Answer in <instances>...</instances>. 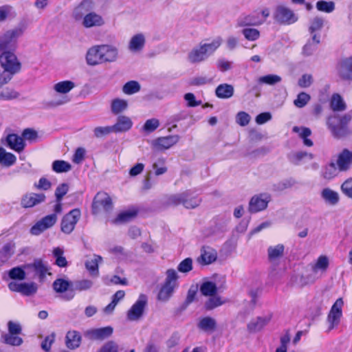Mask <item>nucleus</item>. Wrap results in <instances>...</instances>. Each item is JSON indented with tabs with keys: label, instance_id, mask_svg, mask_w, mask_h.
Masks as SVG:
<instances>
[{
	"label": "nucleus",
	"instance_id": "nucleus-1",
	"mask_svg": "<svg viewBox=\"0 0 352 352\" xmlns=\"http://www.w3.org/2000/svg\"><path fill=\"white\" fill-rule=\"evenodd\" d=\"M223 38L217 36L211 42H201L188 54V60L191 63H199L207 60L221 45Z\"/></svg>",
	"mask_w": 352,
	"mask_h": 352
},
{
	"label": "nucleus",
	"instance_id": "nucleus-2",
	"mask_svg": "<svg viewBox=\"0 0 352 352\" xmlns=\"http://www.w3.org/2000/svg\"><path fill=\"white\" fill-rule=\"evenodd\" d=\"M351 120V116L349 114L342 116L334 115L327 118V126L332 136L339 139L351 134V131L348 126Z\"/></svg>",
	"mask_w": 352,
	"mask_h": 352
},
{
	"label": "nucleus",
	"instance_id": "nucleus-3",
	"mask_svg": "<svg viewBox=\"0 0 352 352\" xmlns=\"http://www.w3.org/2000/svg\"><path fill=\"white\" fill-rule=\"evenodd\" d=\"M273 18L277 23L284 25H292L298 20V16L294 10L284 5L276 7Z\"/></svg>",
	"mask_w": 352,
	"mask_h": 352
},
{
	"label": "nucleus",
	"instance_id": "nucleus-4",
	"mask_svg": "<svg viewBox=\"0 0 352 352\" xmlns=\"http://www.w3.org/2000/svg\"><path fill=\"white\" fill-rule=\"evenodd\" d=\"M343 306L344 301L342 298H338L332 305L326 319L327 332L331 331L339 325L342 316Z\"/></svg>",
	"mask_w": 352,
	"mask_h": 352
},
{
	"label": "nucleus",
	"instance_id": "nucleus-5",
	"mask_svg": "<svg viewBox=\"0 0 352 352\" xmlns=\"http://www.w3.org/2000/svg\"><path fill=\"white\" fill-rule=\"evenodd\" d=\"M23 34L22 28L9 30L0 36V50L14 49L16 47L17 39Z\"/></svg>",
	"mask_w": 352,
	"mask_h": 352
},
{
	"label": "nucleus",
	"instance_id": "nucleus-6",
	"mask_svg": "<svg viewBox=\"0 0 352 352\" xmlns=\"http://www.w3.org/2000/svg\"><path fill=\"white\" fill-rule=\"evenodd\" d=\"M1 67L6 71L12 72L15 74L20 72L21 69V63L12 52H4L0 55Z\"/></svg>",
	"mask_w": 352,
	"mask_h": 352
},
{
	"label": "nucleus",
	"instance_id": "nucleus-7",
	"mask_svg": "<svg viewBox=\"0 0 352 352\" xmlns=\"http://www.w3.org/2000/svg\"><path fill=\"white\" fill-rule=\"evenodd\" d=\"M112 208L113 203L110 196L104 192H98L94 199L92 204L93 213L109 212Z\"/></svg>",
	"mask_w": 352,
	"mask_h": 352
},
{
	"label": "nucleus",
	"instance_id": "nucleus-8",
	"mask_svg": "<svg viewBox=\"0 0 352 352\" xmlns=\"http://www.w3.org/2000/svg\"><path fill=\"white\" fill-rule=\"evenodd\" d=\"M80 210L78 208L73 209L66 214L61 220V231L67 234L72 233L80 219Z\"/></svg>",
	"mask_w": 352,
	"mask_h": 352
},
{
	"label": "nucleus",
	"instance_id": "nucleus-9",
	"mask_svg": "<svg viewBox=\"0 0 352 352\" xmlns=\"http://www.w3.org/2000/svg\"><path fill=\"white\" fill-rule=\"evenodd\" d=\"M147 305V297L144 294H140L137 301L132 305L126 313V318L130 321L139 320L144 314Z\"/></svg>",
	"mask_w": 352,
	"mask_h": 352
},
{
	"label": "nucleus",
	"instance_id": "nucleus-10",
	"mask_svg": "<svg viewBox=\"0 0 352 352\" xmlns=\"http://www.w3.org/2000/svg\"><path fill=\"white\" fill-rule=\"evenodd\" d=\"M271 200L270 195L261 193L253 196L248 204V211L250 213H256L265 210Z\"/></svg>",
	"mask_w": 352,
	"mask_h": 352
},
{
	"label": "nucleus",
	"instance_id": "nucleus-11",
	"mask_svg": "<svg viewBox=\"0 0 352 352\" xmlns=\"http://www.w3.org/2000/svg\"><path fill=\"white\" fill-rule=\"evenodd\" d=\"M58 219L56 214H48L38 221L30 229L32 235H39L45 230L51 228L56 223Z\"/></svg>",
	"mask_w": 352,
	"mask_h": 352
},
{
	"label": "nucleus",
	"instance_id": "nucleus-12",
	"mask_svg": "<svg viewBox=\"0 0 352 352\" xmlns=\"http://www.w3.org/2000/svg\"><path fill=\"white\" fill-rule=\"evenodd\" d=\"M100 47V45H96L88 49L85 56L86 63L88 65L96 66L104 64Z\"/></svg>",
	"mask_w": 352,
	"mask_h": 352
},
{
	"label": "nucleus",
	"instance_id": "nucleus-13",
	"mask_svg": "<svg viewBox=\"0 0 352 352\" xmlns=\"http://www.w3.org/2000/svg\"><path fill=\"white\" fill-rule=\"evenodd\" d=\"M180 139L178 135L160 137L153 141V146L158 151L166 150L176 144Z\"/></svg>",
	"mask_w": 352,
	"mask_h": 352
},
{
	"label": "nucleus",
	"instance_id": "nucleus-14",
	"mask_svg": "<svg viewBox=\"0 0 352 352\" xmlns=\"http://www.w3.org/2000/svg\"><path fill=\"white\" fill-rule=\"evenodd\" d=\"M104 63L116 62L119 57V51L116 46L111 44L100 45Z\"/></svg>",
	"mask_w": 352,
	"mask_h": 352
},
{
	"label": "nucleus",
	"instance_id": "nucleus-15",
	"mask_svg": "<svg viewBox=\"0 0 352 352\" xmlns=\"http://www.w3.org/2000/svg\"><path fill=\"white\" fill-rule=\"evenodd\" d=\"M336 164L340 171L348 170L352 164V151L343 149L337 156Z\"/></svg>",
	"mask_w": 352,
	"mask_h": 352
},
{
	"label": "nucleus",
	"instance_id": "nucleus-16",
	"mask_svg": "<svg viewBox=\"0 0 352 352\" xmlns=\"http://www.w3.org/2000/svg\"><path fill=\"white\" fill-rule=\"evenodd\" d=\"M45 200V195L43 193H28L23 196L21 205L23 208H28L34 207Z\"/></svg>",
	"mask_w": 352,
	"mask_h": 352
},
{
	"label": "nucleus",
	"instance_id": "nucleus-17",
	"mask_svg": "<svg viewBox=\"0 0 352 352\" xmlns=\"http://www.w3.org/2000/svg\"><path fill=\"white\" fill-rule=\"evenodd\" d=\"M7 145L16 152H22L25 147V143L23 138L15 133H11L7 135L6 138Z\"/></svg>",
	"mask_w": 352,
	"mask_h": 352
},
{
	"label": "nucleus",
	"instance_id": "nucleus-18",
	"mask_svg": "<svg viewBox=\"0 0 352 352\" xmlns=\"http://www.w3.org/2000/svg\"><path fill=\"white\" fill-rule=\"evenodd\" d=\"M82 336L80 332L76 330L67 331L65 336V345L72 350L78 348L81 344Z\"/></svg>",
	"mask_w": 352,
	"mask_h": 352
},
{
	"label": "nucleus",
	"instance_id": "nucleus-19",
	"mask_svg": "<svg viewBox=\"0 0 352 352\" xmlns=\"http://www.w3.org/2000/svg\"><path fill=\"white\" fill-rule=\"evenodd\" d=\"M145 43L144 34L142 33L136 34L131 38L128 48L132 52H139L144 47Z\"/></svg>",
	"mask_w": 352,
	"mask_h": 352
},
{
	"label": "nucleus",
	"instance_id": "nucleus-20",
	"mask_svg": "<svg viewBox=\"0 0 352 352\" xmlns=\"http://www.w3.org/2000/svg\"><path fill=\"white\" fill-rule=\"evenodd\" d=\"M25 268L34 272L40 279H43L47 274H50L47 265L41 260H36L32 264L25 266Z\"/></svg>",
	"mask_w": 352,
	"mask_h": 352
},
{
	"label": "nucleus",
	"instance_id": "nucleus-21",
	"mask_svg": "<svg viewBox=\"0 0 352 352\" xmlns=\"http://www.w3.org/2000/svg\"><path fill=\"white\" fill-rule=\"evenodd\" d=\"M338 73L343 79L352 80V58H346L340 62Z\"/></svg>",
	"mask_w": 352,
	"mask_h": 352
},
{
	"label": "nucleus",
	"instance_id": "nucleus-22",
	"mask_svg": "<svg viewBox=\"0 0 352 352\" xmlns=\"http://www.w3.org/2000/svg\"><path fill=\"white\" fill-rule=\"evenodd\" d=\"M113 333V328L111 327H105L102 328L94 329L87 331V335L94 340H104L109 337Z\"/></svg>",
	"mask_w": 352,
	"mask_h": 352
},
{
	"label": "nucleus",
	"instance_id": "nucleus-23",
	"mask_svg": "<svg viewBox=\"0 0 352 352\" xmlns=\"http://www.w3.org/2000/svg\"><path fill=\"white\" fill-rule=\"evenodd\" d=\"M320 43V34H314L311 38L308 40L302 47V54L306 56H311L316 50L318 45Z\"/></svg>",
	"mask_w": 352,
	"mask_h": 352
},
{
	"label": "nucleus",
	"instance_id": "nucleus-24",
	"mask_svg": "<svg viewBox=\"0 0 352 352\" xmlns=\"http://www.w3.org/2000/svg\"><path fill=\"white\" fill-rule=\"evenodd\" d=\"M320 195L324 202L331 206L338 204L340 201V195L338 192L329 188L322 189Z\"/></svg>",
	"mask_w": 352,
	"mask_h": 352
},
{
	"label": "nucleus",
	"instance_id": "nucleus-25",
	"mask_svg": "<svg viewBox=\"0 0 352 352\" xmlns=\"http://www.w3.org/2000/svg\"><path fill=\"white\" fill-rule=\"evenodd\" d=\"M132 125L133 122L129 117L121 116L118 118L116 123L112 126L114 133H120L129 131Z\"/></svg>",
	"mask_w": 352,
	"mask_h": 352
},
{
	"label": "nucleus",
	"instance_id": "nucleus-26",
	"mask_svg": "<svg viewBox=\"0 0 352 352\" xmlns=\"http://www.w3.org/2000/svg\"><path fill=\"white\" fill-rule=\"evenodd\" d=\"M285 246L283 244L270 245L267 248V257L271 263L277 262L284 254Z\"/></svg>",
	"mask_w": 352,
	"mask_h": 352
},
{
	"label": "nucleus",
	"instance_id": "nucleus-27",
	"mask_svg": "<svg viewBox=\"0 0 352 352\" xmlns=\"http://www.w3.org/2000/svg\"><path fill=\"white\" fill-rule=\"evenodd\" d=\"M103 24L104 21L102 16L95 12H89L88 14H85L82 19V25L87 28L100 26Z\"/></svg>",
	"mask_w": 352,
	"mask_h": 352
},
{
	"label": "nucleus",
	"instance_id": "nucleus-28",
	"mask_svg": "<svg viewBox=\"0 0 352 352\" xmlns=\"http://www.w3.org/2000/svg\"><path fill=\"white\" fill-rule=\"evenodd\" d=\"M288 157L289 161L295 165H299L305 162L306 160L310 161L314 158L313 154L303 151L292 153Z\"/></svg>",
	"mask_w": 352,
	"mask_h": 352
},
{
	"label": "nucleus",
	"instance_id": "nucleus-29",
	"mask_svg": "<svg viewBox=\"0 0 352 352\" xmlns=\"http://www.w3.org/2000/svg\"><path fill=\"white\" fill-rule=\"evenodd\" d=\"M102 261V258L100 256L94 254L93 257L88 258L85 261V267L91 275L95 276H98V263Z\"/></svg>",
	"mask_w": 352,
	"mask_h": 352
},
{
	"label": "nucleus",
	"instance_id": "nucleus-30",
	"mask_svg": "<svg viewBox=\"0 0 352 352\" xmlns=\"http://www.w3.org/2000/svg\"><path fill=\"white\" fill-rule=\"evenodd\" d=\"M217 258V252L212 248H206L201 250L199 261L204 265L210 264L216 261Z\"/></svg>",
	"mask_w": 352,
	"mask_h": 352
},
{
	"label": "nucleus",
	"instance_id": "nucleus-31",
	"mask_svg": "<svg viewBox=\"0 0 352 352\" xmlns=\"http://www.w3.org/2000/svg\"><path fill=\"white\" fill-rule=\"evenodd\" d=\"M293 131L298 133L299 137L303 140V144L306 146H312L313 142L308 137L311 135V131L310 129L304 126H294Z\"/></svg>",
	"mask_w": 352,
	"mask_h": 352
},
{
	"label": "nucleus",
	"instance_id": "nucleus-32",
	"mask_svg": "<svg viewBox=\"0 0 352 352\" xmlns=\"http://www.w3.org/2000/svg\"><path fill=\"white\" fill-rule=\"evenodd\" d=\"M215 94L219 98H230L234 94V87L232 85L229 84H221L216 88Z\"/></svg>",
	"mask_w": 352,
	"mask_h": 352
},
{
	"label": "nucleus",
	"instance_id": "nucleus-33",
	"mask_svg": "<svg viewBox=\"0 0 352 352\" xmlns=\"http://www.w3.org/2000/svg\"><path fill=\"white\" fill-rule=\"evenodd\" d=\"M184 197L183 206L188 209H193L197 208L201 204V199L197 196H193L190 190L184 192Z\"/></svg>",
	"mask_w": 352,
	"mask_h": 352
},
{
	"label": "nucleus",
	"instance_id": "nucleus-34",
	"mask_svg": "<svg viewBox=\"0 0 352 352\" xmlns=\"http://www.w3.org/2000/svg\"><path fill=\"white\" fill-rule=\"evenodd\" d=\"M91 7V2L89 0L83 1L74 11V16L76 20L83 19L85 14H88Z\"/></svg>",
	"mask_w": 352,
	"mask_h": 352
},
{
	"label": "nucleus",
	"instance_id": "nucleus-35",
	"mask_svg": "<svg viewBox=\"0 0 352 352\" xmlns=\"http://www.w3.org/2000/svg\"><path fill=\"white\" fill-rule=\"evenodd\" d=\"M16 162V157L11 153L7 152L3 148L0 147V164L10 167L14 165Z\"/></svg>",
	"mask_w": 352,
	"mask_h": 352
},
{
	"label": "nucleus",
	"instance_id": "nucleus-36",
	"mask_svg": "<svg viewBox=\"0 0 352 352\" xmlns=\"http://www.w3.org/2000/svg\"><path fill=\"white\" fill-rule=\"evenodd\" d=\"M264 21L259 20L254 14L247 15L239 19L237 21L238 27L260 25Z\"/></svg>",
	"mask_w": 352,
	"mask_h": 352
},
{
	"label": "nucleus",
	"instance_id": "nucleus-37",
	"mask_svg": "<svg viewBox=\"0 0 352 352\" xmlns=\"http://www.w3.org/2000/svg\"><path fill=\"white\" fill-rule=\"evenodd\" d=\"M76 87L75 83L71 80H64L56 83L54 90L59 94H67Z\"/></svg>",
	"mask_w": 352,
	"mask_h": 352
},
{
	"label": "nucleus",
	"instance_id": "nucleus-38",
	"mask_svg": "<svg viewBox=\"0 0 352 352\" xmlns=\"http://www.w3.org/2000/svg\"><path fill=\"white\" fill-rule=\"evenodd\" d=\"M137 212L133 210H127L121 212L118 217L113 221L115 224H122L131 221L135 217Z\"/></svg>",
	"mask_w": 352,
	"mask_h": 352
},
{
	"label": "nucleus",
	"instance_id": "nucleus-39",
	"mask_svg": "<svg viewBox=\"0 0 352 352\" xmlns=\"http://www.w3.org/2000/svg\"><path fill=\"white\" fill-rule=\"evenodd\" d=\"M197 326L204 331H213L216 329L217 322L213 318L206 316L200 319Z\"/></svg>",
	"mask_w": 352,
	"mask_h": 352
},
{
	"label": "nucleus",
	"instance_id": "nucleus-40",
	"mask_svg": "<svg viewBox=\"0 0 352 352\" xmlns=\"http://www.w3.org/2000/svg\"><path fill=\"white\" fill-rule=\"evenodd\" d=\"M269 317H258L256 320H252L248 325L250 331L256 332L261 331L270 322Z\"/></svg>",
	"mask_w": 352,
	"mask_h": 352
},
{
	"label": "nucleus",
	"instance_id": "nucleus-41",
	"mask_svg": "<svg viewBox=\"0 0 352 352\" xmlns=\"http://www.w3.org/2000/svg\"><path fill=\"white\" fill-rule=\"evenodd\" d=\"M339 169L335 162L331 161L325 165L322 169V177L327 179H331L338 173Z\"/></svg>",
	"mask_w": 352,
	"mask_h": 352
},
{
	"label": "nucleus",
	"instance_id": "nucleus-42",
	"mask_svg": "<svg viewBox=\"0 0 352 352\" xmlns=\"http://www.w3.org/2000/svg\"><path fill=\"white\" fill-rule=\"evenodd\" d=\"M226 300L221 298L219 296L215 294L210 296V298L206 301L204 307L208 311H211L218 307L221 306L226 303Z\"/></svg>",
	"mask_w": 352,
	"mask_h": 352
},
{
	"label": "nucleus",
	"instance_id": "nucleus-43",
	"mask_svg": "<svg viewBox=\"0 0 352 352\" xmlns=\"http://www.w3.org/2000/svg\"><path fill=\"white\" fill-rule=\"evenodd\" d=\"M72 282L63 278H57L53 283V289L57 293H64L69 288L72 289Z\"/></svg>",
	"mask_w": 352,
	"mask_h": 352
},
{
	"label": "nucleus",
	"instance_id": "nucleus-44",
	"mask_svg": "<svg viewBox=\"0 0 352 352\" xmlns=\"http://www.w3.org/2000/svg\"><path fill=\"white\" fill-rule=\"evenodd\" d=\"M93 281L88 279L77 280L72 282V291L82 292L91 289L93 286Z\"/></svg>",
	"mask_w": 352,
	"mask_h": 352
},
{
	"label": "nucleus",
	"instance_id": "nucleus-45",
	"mask_svg": "<svg viewBox=\"0 0 352 352\" xmlns=\"http://www.w3.org/2000/svg\"><path fill=\"white\" fill-rule=\"evenodd\" d=\"M330 105L334 111H342L346 109L345 102L342 98L338 94H334L331 96Z\"/></svg>",
	"mask_w": 352,
	"mask_h": 352
},
{
	"label": "nucleus",
	"instance_id": "nucleus-46",
	"mask_svg": "<svg viewBox=\"0 0 352 352\" xmlns=\"http://www.w3.org/2000/svg\"><path fill=\"white\" fill-rule=\"evenodd\" d=\"M175 287L170 283H164L158 294V299L164 302L167 301L172 296Z\"/></svg>",
	"mask_w": 352,
	"mask_h": 352
},
{
	"label": "nucleus",
	"instance_id": "nucleus-47",
	"mask_svg": "<svg viewBox=\"0 0 352 352\" xmlns=\"http://www.w3.org/2000/svg\"><path fill=\"white\" fill-rule=\"evenodd\" d=\"M200 292L204 296H211L217 294V287L214 283L206 281L201 284Z\"/></svg>",
	"mask_w": 352,
	"mask_h": 352
},
{
	"label": "nucleus",
	"instance_id": "nucleus-48",
	"mask_svg": "<svg viewBox=\"0 0 352 352\" xmlns=\"http://www.w3.org/2000/svg\"><path fill=\"white\" fill-rule=\"evenodd\" d=\"M324 25V20L319 16L314 17L311 21L309 27V32L310 34L314 36V34H319L318 32L322 30Z\"/></svg>",
	"mask_w": 352,
	"mask_h": 352
},
{
	"label": "nucleus",
	"instance_id": "nucleus-49",
	"mask_svg": "<svg viewBox=\"0 0 352 352\" xmlns=\"http://www.w3.org/2000/svg\"><path fill=\"white\" fill-rule=\"evenodd\" d=\"M128 106L126 100L116 98L111 102V111L114 114H118L124 111Z\"/></svg>",
	"mask_w": 352,
	"mask_h": 352
},
{
	"label": "nucleus",
	"instance_id": "nucleus-50",
	"mask_svg": "<svg viewBox=\"0 0 352 352\" xmlns=\"http://www.w3.org/2000/svg\"><path fill=\"white\" fill-rule=\"evenodd\" d=\"M53 255L56 258L55 263L60 267H64L67 265V261L65 256H63V249L59 247L55 248L53 250Z\"/></svg>",
	"mask_w": 352,
	"mask_h": 352
},
{
	"label": "nucleus",
	"instance_id": "nucleus-51",
	"mask_svg": "<svg viewBox=\"0 0 352 352\" xmlns=\"http://www.w3.org/2000/svg\"><path fill=\"white\" fill-rule=\"evenodd\" d=\"M71 168V164L63 160H55L52 164V169L56 173H66Z\"/></svg>",
	"mask_w": 352,
	"mask_h": 352
},
{
	"label": "nucleus",
	"instance_id": "nucleus-52",
	"mask_svg": "<svg viewBox=\"0 0 352 352\" xmlns=\"http://www.w3.org/2000/svg\"><path fill=\"white\" fill-rule=\"evenodd\" d=\"M316 7L318 11L331 13L335 10V3L333 1H318Z\"/></svg>",
	"mask_w": 352,
	"mask_h": 352
},
{
	"label": "nucleus",
	"instance_id": "nucleus-53",
	"mask_svg": "<svg viewBox=\"0 0 352 352\" xmlns=\"http://www.w3.org/2000/svg\"><path fill=\"white\" fill-rule=\"evenodd\" d=\"M244 37L250 41H255L260 37V32L255 28H245L241 31Z\"/></svg>",
	"mask_w": 352,
	"mask_h": 352
},
{
	"label": "nucleus",
	"instance_id": "nucleus-54",
	"mask_svg": "<svg viewBox=\"0 0 352 352\" xmlns=\"http://www.w3.org/2000/svg\"><path fill=\"white\" fill-rule=\"evenodd\" d=\"M140 90V85L137 81L131 80L126 82L122 87V91L127 95L134 94Z\"/></svg>",
	"mask_w": 352,
	"mask_h": 352
},
{
	"label": "nucleus",
	"instance_id": "nucleus-55",
	"mask_svg": "<svg viewBox=\"0 0 352 352\" xmlns=\"http://www.w3.org/2000/svg\"><path fill=\"white\" fill-rule=\"evenodd\" d=\"M19 334L7 333L3 336L5 343L12 346H19L22 344L23 340L18 336Z\"/></svg>",
	"mask_w": 352,
	"mask_h": 352
},
{
	"label": "nucleus",
	"instance_id": "nucleus-56",
	"mask_svg": "<svg viewBox=\"0 0 352 352\" xmlns=\"http://www.w3.org/2000/svg\"><path fill=\"white\" fill-rule=\"evenodd\" d=\"M281 81V77L276 74H269L258 78V82L273 85Z\"/></svg>",
	"mask_w": 352,
	"mask_h": 352
},
{
	"label": "nucleus",
	"instance_id": "nucleus-57",
	"mask_svg": "<svg viewBox=\"0 0 352 352\" xmlns=\"http://www.w3.org/2000/svg\"><path fill=\"white\" fill-rule=\"evenodd\" d=\"M310 100L311 96L305 92H300L294 100V104L298 108H302L309 102Z\"/></svg>",
	"mask_w": 352,
	"mask_h": 352
},
{
	"label": "nucleus",
	"instance_id": "nucleus-58",
	"mask_svg": "<svg viewBox=\"0 0 352 352\" xmlns=\"http://www.w3.org/2000/svg\"><path fill=\"white\" fill-rule=\"evenodd\" d=\"M38 289V286L35 283H23L21 294L25 296H32L34 294Z\"/></svg>",
	"mask_w": 352,
	"mask_h": 352
},
{
	"label": "nucleus",
	"instance_id": "nucleus-59",
	"mask_svg": "<svg viewBox=\"0 0 352 352\" xmlns=\"http://www.w3.org/2000/svg\"><path fill=\"white\" fill-rule=\"evenodd\" d=\"M329 262L328 257L324 255H321L318 258L317 261L313 267V270L315 272L318 270L325 271L329 266Z\"/></svg>",
	"mask_w": 352,
	"mask_h": 352
},
{
	"label": "nucleus",
	"instance_id": "nucleus-60",
	"mask_svg": "<svg viewBox=\"0 0 352 352\" xmlns=\"http://www.w3.org/2000/svg\"><path fill=\"white\" fill-rule=\"evenodd\" d=\"M97 352H119V345L113 340L105 342Z\"/></svg>",
	"mask_w": 352,
	"mask_h": 352
},
{
	"label": "nucleus",
	"instance_id": "nucleus-61",
	"mask_svg": "<svg viewBox=\"0 0 352 352\" xmlns=\"http://www.w3.org/2000/svg\"><path fill=\"white\" fill-rule=\"evenodd\" d=\"M314 82L311 74H305L298 80V85L301 88L309 87Z\"/></svg>",
	"mask_w": 352,
	"mask_h": 352
},
{
	"label": "nucleus",
	"instance_id": "nucleus-62",
	"mask_svg": "<svg viewBox=\"0 0 352 352\" xmlns=\"http://www.w3.org/2000/svg\"><path fill=\"white\" fill-rule=\"evenodd\" d=\"M9 276L12 279L23 280L25 278V272L21 267H16L10 270Z\"/></svg>",
	"mask_w": 352,
	"mask_h": 352
},
{
	"label": "nucleus",
	"instance_id": "nucleus-63",
	"mask_svg": "<svg viewBox=\"0 0 352 352\" xmlns=\"http://www.w3.org/2000/svg\"><path fill=\"white\" fill-rule=\"evenodd\" d=\"M22 137L23 140L35 142L38 138V133L33 129L28 128L23 130Z\"/></svg>",
	"mask_w": 352,
	"mask_h": 352
},
{
	"label": "nucleus",
	"instance_id": "nucleus-64",
	"mask_svg": "<svg viewBox=\"0 0 352 352\" xmlns=\"http://www.w3.org/2000/svg\"><path fill=\"white\" fill-rule=\"evenodd\" d=\"M341 190L344 195L352 199V177L347 179L342 183Z\"/></svg>",
	"mask_w": 352,
	"mask_h": 352
}]
</instances>
